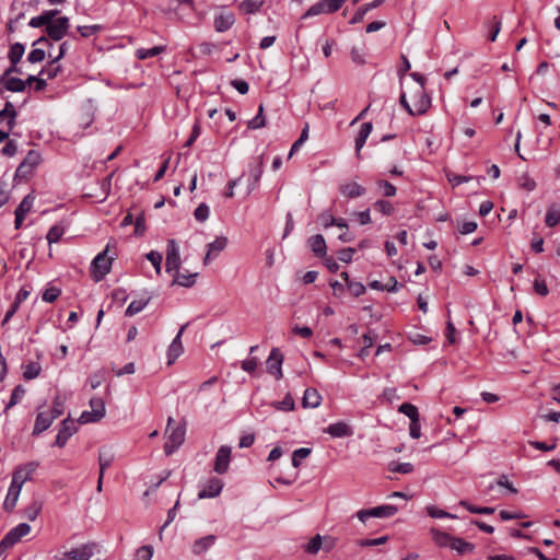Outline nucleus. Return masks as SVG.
Segmentation results:
<instances>
[{"instance_id": "43", "label": "nucleus", "mask_w": 560, "mask_h": 560, "mask_svg": "<svg viewBox=\"0 0 560 560\" xmlns=\"http://www.w3.org/2000/svg\"><path fill=\"white\" fill-rule=\"evenodd\" d=\"M150 302V298L145 299V300H138V301H132L127 310H126V316H133L138 313H140Z\"/></svg>"}, {"instance_id": "14", "label": "nucleus", "mask_w": 560, "mask_h": 560, "mask_svg": "<svg viewBox=\"0 0 560 560\" xmlns=\"http://www.w3.org/2000/svg\"><path fill=\"white\" fill-rule=\"evenodd\" d=\"M30 532L31 526L26 523H21L8 532V534L3 537V545H10L13 547L24 536L28 535Z\"/></svg>"}, {"instance_id": "4", "label": "nucleus", "mask_w": 560, "mask_h": 560, "mask_svg": "<svg viewBox=\"0 0 560 560\" xmlns=\"http://www.w3.org/2000/svg\"><path fill=\"white\" fill-rule=\"evenodd\" d=\"M91 411H83L79 418L81 423H92L100 421L105 416V404L100 397L90 400Z\"/></svg>"}, {"instance_id": "39", "label": "nucleus", "mask_w": 560, "mask_h": 560, "mask_svg": "<svg viewBox=\"0 0 560 560\" xmlns=\"http://www.w3.org/2000/svg\"><path fill=\"white\" fill-rule=\"evenodd\" d=\"M26 390L25 388L22 386V385H16L14 387V389L12 390V394H11V397H10V400L8 401V404L5 405V408H4V411L7 412L9 409H11L12 407H14L16 404L20 402V400L23 398V396L25 395Z\"/></svg>"}, {"instance_id": "21", "label": "nucleus", "mask_w": 560, "mask_h": 560, "mask_svg": "<svg viewBox=\"0 0 560 560\" xmlns=\"http://www.w3.org/2000/svg\"><path fill=\"white\" fill-rule=\"evenodd\" d=\"M307 244L314 255L318 258H324L327 254V245L322 234H316L307 240Z\"/></svg>"}, {"instance_id": "41", "label": "nucleus", "mask_w": 560, "mask_h": 560, "mask_svg": "<svg viewBox=\"0 0 560 560\" xmlns=\"http://www.w3.org/2000/svg\"><path fill=\"white\" fill-rule=\"evenodd\" d=\"M25 47L21 43H15L11 46L8 58L11 63H19L24 55Z\"/></svg>"}, {"instance_id": "12", "label": "nucleus", "mask_w": 560, "mask_h": 560, "mask_svg": "<svg viewBox=\"0 0 560 560\" xmlns=\"http://www.w3.org/2000/svg\"><path fill=\"white\" fill-rule=\"evenodd\" d=\"M37 467L38 463L36 462H30L23 466H19L13 472L12 482L22 488L24 482L32 478Z\"/></svg>"}, {"instance_id": "17", "label": "nucleus", "mask_w": 560, "mask_h": 560, "mask_svg": "<svg viewBox=\"0 0 560 560\" xmlns=\"http://www.w3.org/2000/svg\"><path fill=\"white\" fill-rule=\"evenodd\" d=\"M55 419L56 418L50 412L39 411L35 419L32 435L38 436L39 434H42L51 425Z\"/></svg>"}, {"instance_id": "45", "label": "nucleus", "mask_w": 560, "mask_h": 560, "mask_svg": "<svg viewBox=\"0 0 560 560\" xmlns=\"http://www.w3.org/2000/svg\"><path fill=\"white\" fill-rule=\"evenodd\" d=\"M398 411L407 416L410 421H415L416 419H419V411L418 408L410 404V402H404L399 406Z\"/></svg>"}, {"instance_id": "46", "label": "nucleus", "mask_w": 560, "mask_h": 560, "mask_svg": "<svg viewBox=\"0 0 560 560\" xmlns=\"http://www.w3.org/2000/svg\"><path fill=\"white\" fill-rule=\"evenodd\" d=\"M266 126V118L264 116V106L262 104L258 107L257 115L248 121L249 129H259Z\"/></svg>"}, {"instance_id": "23", "label": "nucleus", "mask_w": 560, "mask_h": 560, "mask_svg": "<svg viewBox=\"0 0 560 560\" xmlns=\"http://www.w3.org/2000/svg\"><path fill=\"white\" fill-rule=\"evenodd\" d=\"M339 190L345 197L350 199L361 197L366 192V189L355 182L340 185Z\"/></svg>"}, {"instance_id": "5", "label": "nucleus", "mask_w": 560, "mask_h": 560, "mask_svg": "<svg viewBox=\"0 0 560 560\" xmlns=\"http://www.w3.org/2000/svg\"><path fill=\"white\" fill-rule=\"evenodd\" d=\"M398 512V508L392 504L375 506L368 510L358 512V517L361 522H365L370 517L387 518L394 516Z\"/></svg>"}, {"instance_id": "48", "label": "nucleus", "mask_w": 560, "mask_h": 560, "mask_svg": "<svg viewBox=\"0 0 560 560\" xmlns=\"http://www.w3.org/2000/svg\"><path fill=\"white\" fill-rule=\"evenodd\" d=\"M65 233V228L60 224L52 225L47 233V241L49 244L58 242Z\"/></svg>"}, {"instance_id": "63", "label": "nucleus", "mask_w": 560, "mask_h": 560, "mask_svg": "<svg viewBox=\"0 0 560 560\" xmlns=\"http://www.w3.org/2000/svg\"><path fill=\"white\" fill-rule=\"evenodd\" d=\"M521 188L532 191L536 188V182L529 177L528 175L524 174L518 179Z\"/></svg>"}, {"instance_id": "38", "label": "nucleus", "mask_w": 560, "mask_h": 560, "mask_svg": "<svg viewBox=\"0 0 560 560\" xmlns=\"http://www.w3.org/2000/svg\"><path fill=\"white\" fill-rule=\"evenodd\" d=\"M114 462V455L107 451H101L98 454V464L101 479L104 478L105 470L112 466Z\"/></svg>"}, {"instance_id": "18", "label": "nucleus", "mask_w": 560, "mask_h": 560, "mask_svg": "<svg viewBox=\"0 0 560 560\" xmlns=\"http://www.w3.org/2000/svg\"><path fill=\"white\" fill-rule=\"evenodd\" d=\"M95 545H83L63 553L66 560H89L94 555Z\"/></svg>"}, {"instance_id": "10", "label": "nucleus", "mask_w": 560, "mask_h": 560, "mask_svg": "<svg viewBox=\"0 0 560 560\" xmlns=\"http://www.w3.org/2000/svg\"><path fill=\"white\" fill-rule=\"evenodd\" d=\"M77 430L78 428L73 420H71L70 418L62 420L54 445L58 447H63L67 444L68 440L77 432Z\"/></svg>"}, {"instance_id": "53", "label": "nucleus", "mask_w": 560, "mask_h": 560, "mask_svg": "<svg viewBox=\"0 0 560 560\" xmlns=\"http://www.w3.org/2000/svg\"><path fill=\"white\" fill-rule=\"evenodd\" d=\"M323 545V537L320 535L314 536L305 546V551L311 555H316Z\"/></svg>"}, {"instance_id": "13", "label": "nucleus", "mask_w": 560, "mask_h": 560, "mask_svg": "<svg viewBox=\"0 0 560 560\" xmlns=\"http://www.w3.org/2000/svg\"><path fill=\"white\" fill-rule=\"evenodd\" d=\"M282 362H283V354L281 353V351L278 348H273L270 351V354H269L266 363H267L268 373L275 375L277 380H280L283 376L282 369H281Z\"/></svg>"}, {"instance_id": "26", "label": "nucleus", "mask_w": 560, "mask_h": 560, "mask_svg": "<svg viewBox=\"0 0 560 560\" xmlns=\"http://www.w3.org/2000/svg\"><path fill=\"white\" fill-rule=\"evenodd\" d=\"M21 489L22 488L20 486L15 485V483H13L11 481V485L9 487V490H8L7 498H5L4 502H3V509L5 511H8V512L13 511V509L16 505V502H18Z\"/></svg>"}, {"instance_id": "55", "label": "nucleus", "mask_w": 560, "mask_h": 560, "mask_svg": "<svg viewBox=\"0 0 560 560\" xmlns=\"http://www.w3.org/2000/svg\"><path fill=\"white\" fill-rule=\"evenodd\" d=\"M147 259L152 264L158 275L161 273L162 255L159 252L151 250L145 255Z\"/></svg>"}, {"instance_id": "58", "label": "nucleus", "mask_w": 560, "mask_h": 560, "mask_svg": "<svg viewBox=\"0 0 560 560\" xmlns=\"http://www.w3.org/2000/svg\"><path fill=\"white\" fill-rule=\"evenodd\" d=\"M152 557L153 547L150 545L142 546L136 551V560H151Z\"/></svg>"}, {"instance_id": "15", "label": "nucleus", "mask_w": 560, "mask_h": 560, "mask_svg": "<svg viewBox=\"0 0 560 560\" xmlns=\"http://www.w3.org/2000/svg\"><path fill=\"white\" fill-rule=\"evenodd\" d=\"M223 489V481L217 477H212L207 480L203 488L199 491L198 498H215L218 497Z\"/></svg>"}, {"instance_id": "52", "label": "nucleus", "mask_w": 560, "mask_h": 560, "mask_svg": "<svg viewBox=\"0 0 560 560\" xmlns=\"http://www.w3.org/2000/svg\"><path fill=\"white\" fill-rule=\"evenodd\" d=\"M272 406H275V408L278 410L292 411L295 407V402L292 396L290 394H287L281 401L273 402Z\"/></svg>"}, {"instance_id": "50", "label": "nucleus", "mask_w": 560, "mask_h": 560, "mask_svg": "<svg viewBox=\"0 0 560 560\" xmlns=\"http://www.w3.org/2000/svg\"><path fill=\"white\" fill-rule=\"evenodd\" d=\"M61 71V66L58 65V62H54V59L51 62L42 69L39 72L40 75H46L47 79H54L56 78Z\"/></svg>"}, {"instance_id": "56", "label": "nucleus", "mask_w": 560, "mask_h": 560, "mask_svg": "<svg viewBox=\"0 0 560 560\" xmlns=\"http://www.w3.org/2000/svg\"><path fill=\"white\" fill-rule=\"evenodd\" d=\"M389 470L398 474H409L413 470V466L410 463H392Z\"/></svg>"}, {"instance_id": "11", "label": "nucleus", "mask_w": 560, "mask_h": 560, "mask_svg": "<svg viewBox=\"0 0 560 560\" xmlns=\"http://www.w3.org/2000/svg\"><path fill=\"white\" fill-rule=\"evenodd\" d=\"M231 453L232 448L228 445H222L219 447L213 465V470L217 474L223 475L228 471L231 462Z\"/></svg>"}, {"instance_id": "44", "label": "nucleus", "mask_w": 560, "mask_h": 560, "mask_svg": "<svg viewBox=\"0 0 560 560\" xmlns=\"http://www.w3.org/2000/svg\"><path fill=\"white\" fill-rule=\"evenodd\" d=\"M43 508L42 502L33 500L24 511V516L30 521H35Z\"/></svg>"}, {"instance_id": "54", "label": "nucleus", "mask_w": 560, "mask_h": 560, "mask_svg": "<svg viewBox=\"0 0 560 560\" xmlns=\"http://www.w3.org/2000/svg\"><path fill=\"white\" fill-rule=\"evenodd\" d=\"M373 208L381 212L382 214L384 215H390L393 212H394V207L392 205V202L387 201V200H377L374 205H373Z\"/></svg>"}, {"instance_id": "29", "label": "nucleus", "mask_w": 560, "mask_h": 560, "mask_svg": "<svg viewBox=\"0 0 560 560\" xmlns=\"http://www.w3.org/2000/svg\"><path fill=\"white\" fill-rule=\"evenodd\" d=\"M217 537L214 535H207L197 539L192 545V552L197 556L206 552L215 542Z\"/></svg>"}, {"instance_id": "8", "label": "nucleus", "mask_w": 560, "mask_h": 560, "mask_svg": "<svg viewBox=\"0 0 560 560\" xmlns=\"http://www.w3.org/2000/svg\"><path fill=\"white\" fill-rule=\"evenodd\" d=\"M341 8L336 0H320L308 8V10L303 14L302 19H307L311 16H315L318 14H330L335 13Z\"/></svg>"}, {"instance_id": "40", "label": "nucleus", "mask_w": 560, "mask_h": 560, "mask_svg": "<svg viewBox=\"0 0 560 560\" xmlns=\"http://www.w3.org/2000/svg\"><path fill=\"white\" fill-rule=\"evenodd\" d=\"M390 282H393V287H389V283L383 284L382 282H380L377 280L372 281L369 285H370V288H372L374 290L387 291V292H396V291H398V289L400 287H402V284H399L394 277H390Z\"/></svg>"}, {"instance_id": "33", "label": "nucleus", "mask_w": 560, "mask_h": 560, "mask_svg": "<svg viewBox=\"0 0 560 560\" xmlns=\"http://www.w3.org/2000/svg\"><path fill=\"white\" fill-rule=\"evenodd\" d=\"M262 166H264V160H262V155H260L258 158V161H257V165L254 166L252 170H250V174H249V185H248V189L249 191H252L253 189L256 188L258 182L260 180L261 178V175H262Z\"/></svg>"}, {"instance_id": "37", "label": "nucleus", "mask_w": 560, "mask_h": 560, "mask_svg": "<svg viewBox=\"0 0 560 560\" xmlns=\"http://www.w3.org/2000/svg\"><path fill=\"white\" fill-rule=\"evenodd\" d=\"M2 110L7 114V127H9L10 130H13L16 126L18 117V112L14 105L11 102H5Z\"/></svg>"}, {"instance_id": "61", "label": "nucleus", "mask_w": 560, "mask_h": 560, "mask_svg": "<svg viewBox=\"0 0 560 560\" xmlns=\"http://www.w3.org/2000/svg\"><path fill=\"white\" fill-rule=\"evenodd\" d=\"M347 288L349 292L355 298L364 294L365 292V287L361 282L357 281H348Z\"/></svg>"}, {"instance_id": "2", "label": "nucleus", "mask_w": 560, "mask_h": 560, "mask_svg": "<svg viewBox=\"0 0 560 560\" xmlns=\"http://www.w3.org/2000/svg\"><path fill=\"white\" fill-rule=\"evenodd\" d=\"M108 245L106 248L96 255L91 264V276L94 281H101L112 268L113 257H107Z\"/></svg>"}, {"instance_id": "57", "label": "nucleus", "mask_w": 560, "mask_h": 560, "mask_svg": "<svg viewBox=\"0 0 560 560\" xmlns=\"http://www.w3.org/2000/svg\"><path fill=\"white\" fill-rule=\"evenodd\" d=\"M209 214L210 209L205 202L200 203L194 212L195 219L199 222H205L209 218Z\"/></svg>"}, {"instance_id": "22", "label": "nucleus", "mask_w": 560, "mask_h": 560, "mask_svg": "<svg viewBox=\"0 0 560 560\" xmlns=\"http://www.w3.org/2000/svg\"><path fill=\"white\" fill-rule=\"evenodd\" d=\"M235 23V15L232 12L220 13L214 18L213 26L219 33L230 30Z\"/></svg>"}, {"instance_id": "9", "label": "nucleus", "mask_w": 560, "mask_h": 560, "mask_svg": "<svg viewBox=\"0 0 560 560\" xmlns=\"http://www.w3.org/2000/svg\"><path fill=\"white\" fill-rule=\"evenodd\" d=\"M412 105L415 114L418 116L424 115L431 107V96L423 88H417L412 95Z\"/></svg>"}, {"instance_id": "30", "label": "nucleus", "mask_w": 560, "mask_h": 560, "mask_svg": "<svg viewBox=\"0 0 560 560\" xmlns=\"http://www.w3.org/2000/svg\"><path fill=\"white\" fill-rule=\"evenodd\" d=\"M198 277V273H182L179 269H177V272H174V279L172 282V285L177 284L184 288H190L195 284L196 278Z\"/></svg>"}, {"instance_id": "1", "label": "nucleus", "mask_w": 560, "mask_h": 560, "mask_svg": "<svg viewBox=\"0 0 560 560\" xmlns=\"http://www.w3.org/2000/svg\"><path fill=\"white\" fill-rule=\"evenodd\" d=\"M173 422L174 419L168 417L167 427L165 430L167 441L164 444V452L166 455L173 454L185 441V424H177L176 427H172Z\"/></svg>"}, {"instance_id": "7", "label": "nucleus", "mask_w": 560, "mask_h": 560, "mask_svg": "<svg viewBox=\"0 0 560 560\" xmlns=\"http://www.w3.org/2000/svg\"><path fill=\"white\" fill-rule=\"evenodd\" d=\"M180 256L179 248L175 240H168L166 247V260H165V271L177 272V269L180 268Z\"/></svg>"}, {"instance_id": "36", "label": "nucleus", "mask_w": 560, "mask_h": 560, "mask_svg": "<svg viewBox=\"0 0 560 560\" xmlns=\"http://www.w3.org/2000/svg\"><path fill=\"white\" fill-rule=\"evenodd\" d=\"M451 549L456 550L459 555H465L472 552L475 546L462 538L454 537L453 541L451 542Z\"/></svg>"}, {"instance_id": "6", "label": "nucleus", "mask_w": 560, "mask_h": 560, "mask_svg": "<svg viewBox=\"0 0 560 560\" xmlns=\"http://www.w3.org/2000/svg\"><path fill=\"white\" fill-rule=\"evenodd\" d=\"M69 27V19L67 16H60L46 26V34L50 39L58 42L67 35Z\"/></svg>"}, {"instance_id": "25", "label": "nucleus", "mask_w": 560, "mask_h": 560, "mask_svg": "<svg viewBox=\"0 0 560 560\" xmlns=\"http://www.w3.org/2000/svg\"><path fill=\"white\" fill-rule=\"evenodd\" d=\"M0 84L10 92H23L26 89V82L15 77L0 78Z\"/></svg>"}, {"instance_id": "34", "label": "nucleus", "mask_w": 560, "mask_h": 560, "mask_svg": "<svg viewBox=\"0 0 560 560\" xmlns=\"http://www.w3.org/2000/svg\"><path fill=\"white\" fill-rule=\"evenodd\" d=\"M431 535H432L433 541L438 546H440V547H450L451 548V542L454 539L453 536H451L450 534L444 533V532H442L440 529H436V528H432L431 529Z\"/></svg>"}, {"instance_id": "19", "label": "nucleus", "mask_w": 560, "mask_h": 560, "mask_svg": "<svg viewBox=\"0 0 560 560\" xmlns=\"http://www.w3.org/2000/svg\"><path fill=\"white\" fill-rule=\"evenodd\" d=\"M325 432L332 438H348L353 435V429L345 421H338L336 423L329 424L325 429Z\"/></svg>"}, {"instance_id": "16", "label": "nucleus", "mask_w": 560, "mask_h": 560, "mask_svg": "<svg viewBox=\"0 0 560 560\" xmlns=\"http://www.w3.org/2000/svg\"><path fill=\"white\" fill-rule=\"evenodd\" d=\"M186 327H187V324L183 325L180 327L179 331L177 332V335L175 336V338L173 339L172 343L168 347V350H167V364L168 365L173 364L176 361V359L184 351V348L182 345V335H183L184 330L186 329Z\"/></svg>"}, {"instance_id": "42", "label": "nucleus", "mask_w": 560, "mask_h": 560, "mask_svg": "<svg viewBox=\"0 0 560 560\" xmlns=\"http://www.w3.org/2000/svg\"><path fill=\"white\" fill-rule=\"evenodd\" d=\"M164 50H165L164 46H154V47L149 48V49L140 48V49H137L136 56L140 60H144V59H148V58L155 57V56H158L159 54H161Z\"/></svg>"}, {"instance_id": "49", "label": "nucleus", "mask_w": 560, "mask_h": 560, "mask_svg": "<svg viewBox=\"0 0 560 560\" xmlns=\"http://www.w3.org/2000/svg\"><path fill=\"white\" fill-rule=\"evenodd\" d=\"M33 202L34 197H32L31 195L25 196L20 202V205L16 207L14 213H19L25 217L31 211Z\"/></svg>"}, {"instance_id": "32", "label": "nucleus", "mask_w": 560, "mask_h": 560, "mask_svg": "<svg viewBox=\"0 0 560 560\" xmlns=\"http://www.w3.org/2000/svg\"><path fill=\"white\" fill-rule=\"evenodd\" d=\"M265 3V0H243L240 3V11L244 14H254L260 11Z\"/></svg>"}, {"instance_id": "28", "label": "nucleus", "mask_w": 560, "mask_h": 560, "mask_svg": "<svg viewBox=\"0 0 560 560\" xmlns=\"http://www.w3.org/2000/svg\"><path fill=\"white\" fill-rule=\"evenodd\" d=\"M385 2V0H373L370 3H366L362 7H360L357 12L353 14V16L350 20V24H358L363 21L364 15L372 9L378 8Z\"/></svg>"}, {"instance_id": "59", "label": "nucleus", "mask_w": 560, "mask_h": 560, "mask_svg": "<svg viewBox=\"0 0 560 560\" xmlns=\"http://www.w3.org/2000/svg\"><path fill=\"white\" fill-rule=\"evenodd\" d=\"M60 293H61L60 289L50 287L44 291L42 299H43V301H45L47 303H52L59 298Z\"/></svg>"}, {"instance_id": "3", "label": "nucleus", "mask_w": 560, "mask_h": 560, "mask_svg": "<svg viewBox=\"0 0 560 560\" xmlns=\"http://www.w3.org/2000/svg\"><path fill=\"white\" fill-rule=\"evenodd\" d=\"M42 156L36 150H30L15 171V178H26L40 164Z\"/></svg>"}, {"instance_id": "27", "label": "nucleus", "mask_w": 560, "mask_h": 560, "mask_svg": "<svg viewBox=\"0 0 560 560\" xmlns=\"http://www.w3.org/2000/svg\"><path fill=\"white\" fill-rule=\"evenodd\" d=\"M322 402V396L315 388H306L302 399L304 408H317Z\"/></svg>"}, {"instance_id": "24", "label": "nucleus", "mask_w": 560, "mask_h": 560, "mask_svg": "<svg viewBox=\"0 0 560 560\" xmlns=\"http://www.w3.org/2000/svg\"><path fill=\"white\" fill-rule=\"evenodd\" d=\"M58 13V10L44 11L42 14L32 18L28 22V25L31 27H40L44 25L47 26L55 20Z\"/></svg>"}, {"instance_id": "20", "label": "nucleus", "mask_w": 560, "mask_h": 560, "mask_svg": "<svg viewBox=\"0 0 560 560\" xmlns=\"http://www.w3.org/2000/svg\"><path fill=\"white\" fill-rule=\"evenodd\" d=\"M226 245L228 238L224 236H219L213 242L209 243L207 245L208 250L203 258V264L208 265L215 255L221 253L226 247Z\"/></svg>"}, {"instance_id": "62", "label": "nucleus", "mask_w": 560, "mask_h": 560, "mask_svg": "<svg viewBox=\"0 0 560 560\" xmlns=\"http://www.w3.org/2000/svg\"><path fill=\"white\" fill-rule=\"evenodd\" d=\"M377 185H378L380 188L383 189V195L385 197H393V196L396 195L397 189L389 182H387V180H378Z\"/></svg>"}, {"instance_id": "64", "label": "nucleus", "mask_w": 560, "mask_h": 560, "mask_svg": "<svg viewBox=\"0 0 560 560\" xmlns=\"http://www.w3.org/2000/svg\"><path fill=\"white\" fill-rule=\"evenodd\" d=\"M56 419L63 413V401L60 396H56L52 401L51 410L49 411Z\"/></svg>"}, {"instance_id": "60", "label": "nucleus", "mask_w": 560, "mask_h": 560, "mask_svg": "<svg viewBox=\"0 0 560 560\" xmlns=\"http://www.w3.org/2000/svg\"><path fill=\"white\" fill-rule=\"evenodd\" d=\"M101 30H102V26L98 24L78 26V32L84 38L90 37V36L94 35L95 33H98Z\"/></svg>"}, {"instance_id": "47", "label": "nucleus", "mask_w": 560, "mask_h": 560, "mask_svg": "<svg viewBox=\"0 0 560 560\" xmlns=\"http://www.w3.org/2000/svg\"><path fill=\"white\" fill-rule=\"evenodd\" d=\"M559 222H560V210H558L555 206H552L547 210L545 223L547 226L553 228Z\"/></svg>"}, {"instance_id": "31", "label": "nucleus", "mask_w": 560, "mask_h": 560, "mask_svg": "<svg viewBox=\"0 0 560 560\" xmlns=\"http://www.w3.org/2000/svg\"><path fill=\"white\" fill-rule=\"evenodd\" d=\"M373 129L372 122H364L361 125V128L355 137V151L357 155L360 154L361 149L363 148L368 137L370 136Z\"/></svg>"}, {"instance_id": "51", "label": "nucleus", "mask_w": 560, "mask_h": 560, "mask_svg": "<svg viewBox=\"0 0 560 560\" xmlns=\"http://www.w3.org/2000/svg\"><path fill=\"white\" fill-rule=\"evenodd\" d=\"M312 453V450L308 447H301L293 452L292 454V465L298 468L301 465V460L308 457Z\"/></svg>"}, {"instance_id": "35", "label": "nucleus", "mask_w": 560, "mask_h": 560, "mask_svg": "<svg viewBox=\"0 0 560 560\" xmlns=\"http://www.w3.org/2000/svg\"><path fill=\"white\" fill-rule=\"evenodd\" d=\"M42 372V366L38 362L31 361L23 365V377L26 381L36 378Z\"/></svg>"}]
</instances>
